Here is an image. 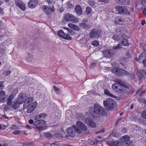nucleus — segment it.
Masks as SVG:
<instances>
[{
	"label": "nucleus",
	"instance_id": "nucleus-1",
	"mask_svg": "<svg viewBox=\"0 0 146 146\" xmlns=\"http://www.w3.org/2000/svg\"><path fill=\"white\" fill-rule=\"evenodd\" d=\"M89 111L92 115L95 118L106 116V112L104 108L97 104H94L93 107L89 108Z\"/></svg>",
	"mask_w": 146,
	"mask_h": 146
},
{
	"label": "nucleus",
	"instance_id": "nucleus-2",
	"mask_svg": "<svg viewBox=\"0 0 146 146\" xmlns=\"http://www.w3.org/2000/svg\"><path fill=\"white\" fill-rule=\"evenodd\" d=\"M103 104L106 109L110 111L113 109L115 102L112 99L108 98L106 100L104 101Z\"/></svg>",
	"mask_w": 146,
	"mask_h": 146
},
{
	"label": "nucleus",
	"instance_id": "nucleus-3",
	"mask_svg": "<svg viewBox=\"0 0 146 146\" xmlns=\"http://www.w3.org/2000/svg\"><path fill=\"white\" fill-rule=\"evenodd\" d=\"M46 121L43 120L40 121H35L33 125L35 126L36 128L39 131H43L46 129Z\"/></svg>",
	"mask_w": 146,
	"mask_h": 146
},
{
	"label": "nucleus",
	"instance_id": "nucleus-4",
	"mask_svg": "<svg viewBox=\"0 0 146 146\" xmlns=\"http://www.w3.org/2000/svg\"><path fill=\"white\" fill-rule=\"evenodd\" d=\"M64 18L66 21L73 23H77L79 22L78 19L71 14L68 13L66 14L64 16Z\"/></svg>",
	"mask_w": 146,
	"mask_h": 146
},
{
	"label": "nucleus",
	"instance_id": "nucleus-5",
	"mask_svg": "<svg viewBox=\"0 0 146 146\" xmlns=\"http://www.w3.org/2000/svg\"><path fill=\"white\" fill-rule=\"evenodd\" d=\"M115 9L119 13H123L130 15V13L128 9L125 7L121 6H116Z\"/></svg>",
	"mask_w": 146,
	"mask_h": 146
},
{
	"label": "nucleus",
	"instance_id": "nucleus-6",
	"mask_svg": "<svg viewBox=\"0 0 146 146\" xmlns=\"http://www.w3.org/2000/svg\"><path fill=\"white\" fill-rule=\"evenodd\" d=\"M90 37L91 38H94L96 37L99 38L101 36V34L98 30L93 29L89 34Z\"/></svg>",
	"mask_w": 146,
	"mask_h": 146
},
{
	"label": "nucleus",
	"instance_id": "nucleus-7",
	"mask_svg": "<svg viewBox=\"0 0 146 146\" xmlns=\"http://www.w3.org/2000/svg\"><path fill=\"white\" fill-rule=\"evenodd\" d=\"M75 125H73L72 127H69L67 129L66 131L70 136L74 137L75 135L76 130L74 127Z\"/></svg>",
	"mask_w": 146,
	"mask_h": 146
},
{
	"label": "nucleus",
	"instance_id": "nucleus-8",
	"mask_svg": "<svg viewBox=\"0 0 146 146\" xmlns=\"http://www.w3.org/2000/svg\"><path fill=\"white\" fill-rule=\"evenodd\" d=\"M114 52L113 50L107 49L103 52L104 56L107 58H110L114 54Z\"/></svg>",
	"mask_w": 146,
	"mask_h": 146
},
{
	"label": "nucleus",
	"instance_id": "nucleus-9",
	"mask_svg": "<svg viewBox=\"0 0 146 146\" xmlns=\"http://www.w3.org/2000/svg\"><path fill=\"white\" fill-rule=\"evenodd\" d=\"M76 125L83 132L86 131L88 130L87 126L80 121H77Z\"/></svg>",
	"mask_w": 146,
	"mask_h": 146
},
{
	"label": "nucleus",
	"instance_id": "nucleus-10",
	"mask_svg": "<svg viewBox=\"0 0 146 146\" xmlns=\"http://www.w3.org/2000/svg\"><path fill=\"white\" fill-rule=\"evenodd\" d=\"M43 10L46 14H50L51 12H53L54 11V7L49 8L48 6L44 5L42 6Z\"/></svg>",
	"mask_w": 146,
	"mask_h": 146
},
{
	"label": "nucleus",
	"instance_id": "nucleus-11",
	"mask_svg": "<svg viewBox=\"0 0 146 146\" xmlns=\"http://www.w3.org/2000/svg\"><path fill=\"white\" fill-rule=\"evenodd\" d=\"M85 123L90 127H95L96 126L95 123L90 118H87L85 119Z\"/></svg>",
	"mask_w": 146,
	"mask_h": 146
},
{
	"label": "nucleus",
	"instance_id": "nucleus-12",
	"mask_svg": "<svg viewBox=\"0 0 146 146\" xmlns=\"http://www.w3.org/2000/svg\"><path fill=\"white\" fill-rule=\"evenodd\" d=\"M38 3L37 0H30L28 3V6L30 8L33 9L36 6Z\"/></svg>",
	"mask_w": 146,
	"mask_h": 146
},
{
	"label": "nucleus",
	"instance_id": "nucleus-13",
	"mask_svg": "<svg viewBox=\"0 0 146 146\" xmlns=\"http://www.w3.org/2000/svg\"><path fill=\"white\" fill-rule=\"evenodd\" d=\"M16 5L21 8L22 10L24 11L26 9L25 5L20 0H15Z\"/></svg>",
	"mask_w": 146,
	"mask_h": 146
},
{
	"label": "nucleus",
	"instance_id": "nucleus-14",
	"mask_svg": "<svg viewBox=\"0 0 146 146\" xmlns=\"http://www.w3.org/2000/svg\"><path fill=\"white\" fill-rule=\"evenodd\" d=\"M6 99L5 96V92L3 90L0 91V102H5Z\"/></svg>",
	"mask_w": 146,
	"mask_h": 146
},
{
	"label": "nucleus",
	"instance_id": "nucleus-15",
	"mask_svg": "<svg viewBox=\"0 0 146 146\" xmlns=\"http://www.w3.org/2000/svg\"><path fill=\"white\" fill-rule=\"evenodd\" d=\"M123 69L119 68H114L112 69L111 71L113 74L117 76H122Z\"/></svg>",
	"mask_w": 146,
	"mask_h": 146
},
{
	"label": "nucleus",
	"instance_id": "nucleus-16",
	"mask_svg": "<svg viewBox=\"0 0 146 146\" xmlns=\"http://www.w3.org/2000/svg\"><path fill=\"white\" fill-rule=\"evenodd\" d=\"M24 93H21L19 95L18 97L16 100L20 104H22L24 101Z\"/></svg>",
	"mask_w": 146,
	"mask_h": 146
},
{
	"label": "nucleus",
	"instance_id": "nucleus-17",
	"mask_svg": "<svg viewBox=\"0 0 146 146\" xmlns=\"http://www.w3.org/2000/svg\"><path fill=\"white\" fill-rule=\"evenodd\" d=\"M47 116L46 113H41L36 116L34 118V120L36 121H40L41 119L44 118Z\"/></svg>",
	"mask_w": 146,
	"mask_h": 146
},
{
	"label": "nucleus",
	"instance_id": "nucleus-18",
	"mask_svg": "<svg viewBox=\"0 0 146 146\" xmlns=\"http://www.w3.org/2000/svg\"><path fill=\"white\" fill-rule=\"evenodd\" d=\"M115 22L117 23L120 25H123L125 23L124 18L120 17H116L115 19Z\"/></svg>",
	"mask_w": 146,
	"mask_h": 146
},
{
	"label": "nucleus",
	"instance_id": "nucleus-19",
	"mask_svg": "<svg viewBox=\"0 0 146 146\" xmlns=\"http://www.w3.org/2000/svg\"><path fill=\"white\" fill-rule=\"evenodd\" d=\"M33 100V98H27L23 104L24 108H26L28 106H29L30 104H31V103Z\"/></svg>",
	"mask_w": 146,
	"mask_h": 146
},
{
	"label": "nucleus",
	"instance_id": "nucleus-20",
	"mask_svg": "<svg viewBox=\"0 0 146 146\" xmlns=\"http://www.w3.org/2000/svg\"><path fill=\"white\" fill-rule=\"evenodd\" d=\"M19 104H20L16 100H14L11 105V106L12 108L16 109L20 107Z\"/></svg>",
	"mask_w": 146,
	"mask_h": 146
},
{
	"label": "nucleus",
	"instance_id": "nucleus-21",
	"mask_svg": "<svg viewBox=\"0 0 146 146\" xmlns=\"http://www.w3.org/2000/svg\"><path fill=\"white\" fill-rule=\"evenodd\" d=\"M75 10L78 15H80L82 13V8L79 5H77L75 7Z\"/></svg>",
	"mask_w": 146,
	"mask_h": 146
},
{
	"label": "nucleus",
	"instance_id": "nucleus-22",
	"mask_svg": "<svg viewBox=\"0 0 146 146\" xmlns=\"http://www.w3.org/2000/svg\"><path fill=\"white\" fill-rule=\"evenodd\" d=\"M117 2L120 4H124L126 5H128L129 3V0H115Z\"/></svg>",
	"mask_w": 146,
	"mask_h": 146
},
{
	"label": "nucleus",
	"instance_id": "nucleus-23",
	"mask_svg": "<svg viewBox=\"0 0 146 146\" xmlns=\"http://www.w3.org/2000/svg\"><path fill=\"white\" fill-rule=\"evenodd\" d=\"M14 97L10 95H9L7 100V104L8 106H10L12 103V100L14 98Z\"/></svg>",
	"mask_w": 146,
	"mask_h": 146
},
{
	"label": "nucleus",
	"instance_id": "nucleus-24",
	"mask_svg": "<svg viewBox=\"0 0 146 146\" xmlns=\"http://www.w3.org/2000/svg\"><path fill=\"white\" fill-rule=\"evenodd\" d=\"M33 55L31 53H29L26 56V60L29 62H31L33 59Z\"/></svg>",
	"mask_w": 146,
	"mask_h": 146
},
{
	"label": "nucleus",
	"instance_id": "nucleus-25",
	"mask_svg": "<svg viewBox=\"0 0 146 146\" xmlns=\"http://www.w3.org/2000/svg\"><path fill=\"white\" fill-rule=\"evenodd\" d=\"M68 26L72 29L76 31H78L79 30V28L78 26L72 23H68Z\"/></svg>",
	"mask_w": 146,
	"mask_h": 146
},
{
	"label": "nucleus",
	"instance_id": "nucleus-26",
	"mask_svg": "<svg viewBox=\"0 0 146 146\" xmlns=\"http://www.w3.org/2000/svg\"><path fill=\"white\" fill-rule=\"evenodd\" d=\"M106 143L110 146H117V143L114 141H107Z\"/></svg>",
	"mask_w": 146,
	"mask_h": 146
},
{
	"label": "nucleus",
	"instance_id": "nucleus-27",
	"mask_svg": "<svg viewBox=\"0 0 146 146\" xmlns=\"http://www.w3.org/2000/svg\"><path fill=\"white\" fill-rule=\"evenodd\" d=\"M58 35L60 37L64 38V37L65 36V33L62 31L59 30L57 32Z\"/></svg>",
	"mask_w": 146,
	"mask_h": 146
},
{
	"label": "nucleus",
	"instance_id": "nucleus-28",
	"mask_svg": "<svg viewBox=\"0 0 146 146\" xmlns=\"http://www.w3.org/2000/svg\"><path fill=\"white\" fill-rule=\"evenodd\" d=\"M121 143L122 146H128L131 143V141H123Z\"/></svg>",
	"mask_w": 146,
	"mask_h": 146
},
{
	"label": "nucleus",
	"instance_id": "nucleus-29",
	"mask_svg": "<svg viewBox=\"0 0 146 146\" xmlns=\"http://www.w3.org/2000/svg\"><path fill=\"white\" fill-rule=\"evenodd\" d=\"M104 93L105 94L111 97H114V96L111 94L109 91L107 89L104 90Z\"/></svg>",
	"mask_w": 146,
	"mask_h": 146
},
{
	"label": "nucleus",
	"instance_id": "nucleus-30",
	"mask_svg": "<svg viewBox=\"0 0 146 146\" xmlns=\"http://www.w3.org/2000/svg\"><path fill=\"white\" fill-rule=\"evenodd\" d=\"M129 139L130 137L127 135L123 136L121 138L122 142H123V141H130Z\"/></svg>",
	"mask_w": 146,
	"mask_h": 146
},
{
	"label": "nucleus",
	"instance_id": "nucleus-31",
	"mask_svg": "<svg viewBox=\"0 0 146 146\" xmlns=\"http://www.w3.org/2000/svg\"><path fill=\"white\" fill-rule=\"evenodd\" d=\"M121 44H123V45L125 46H128L129 45L128 41L126 39L123 38L121 42Z\"/></svg>",
	"mask_w": 146,
	"mask_h": 146
},
{
	"label": "nucleus",
	"instance_id": "nucleus-32",
	"mask_svg": "<svg viewBox=\"0 0 146 146\" xmlns=\"http://www.w3.org/2000/svg\"><path fill=\"white\" fill-rule=\"evenodd\" d=\"M18 92V90L17 89H15L13 90L12 92V93L10 94L12 96L15 98L16 94Z\"/></svg>",
	"mask_w": 146,
	"mask_h": 146
},
{
	"label": "nucleus",
	"instance_id": "nucleus-33",
	"mask_svg": "<svg viewBox=\"0 0 146 146\" xmlns=\"http://www.w3.org/2000/svg\"><path fill=\"white\" fill-rule=\"evenodd\" d=\"M27 112L28 113H30L31 112L35 109L33 108L30 105L29 106L27 107Z\"/></svg>",
	"mask_w": 146,
	"mask_h": 146
},
{
	"label": "nucleus",
	"instance_id": "nucleus-34",
	"mask_svg": "<svg viewBox=\"0 0 146 146\" xmlns=\"http://www.w3.org/2000/svg\"><path fill=\"white\" fill-rule=\"evenodd\" d=\"M53 88L54 91L56 93L59 94H60V90L59 88L56 87L54 86H53Z\"/></svg>",
	"mask_w": 146,
	"mask_h": 146
},
{
	"label": "nucleus",
	"instance_id": "nucleus-35",
	"mask_svg": "<svg viewBox=\"0 0 146 146\" xmlns=\"http://www.w3.org/2000/svg\"><path fill=\"white\" fill-rule=\"evenodd\" d=\"M88 3L91 6L94 7H96V5L97 4L96 3L92 1H89Z\"/></svg>",
	"mask_w": 146,
	"mask_h": 146
},
{
	"label": "nucleus",
	"instance_id": "nucleus-36",
	"mask_svg": "<svg viewBox=\"0 0 146 146\" xmlns=\"http://www.w3.org/2000/svg\"><path fill=\"white\" fill-rule=\"evenodd\" d=\"M129 73L126 70L123 69L122 71V76H129Z\"/></svg>",
	"mask_w": 146,
	"mask_h": 146
},
{
	"label": "nucleus",
	"instance_id": "nucleus-37",
	"mask_svg": "<svg viewBox=\"0 0 146 146\" xmlns=\"http://www.w3.org/2000/svg\"><path fill=\"white\" fill-rule=\"evenodd\" d=\"M75 129L76 130V132L78 134H82V131L80 129H79L77 126H74Z\"/></svg>",
	"mask_w": 146,
	"mask_h": 146
},
{
	"label": "nucleus",
	"instance_id": "nucleus-38",
	"mask_svg": "<svg viewBox=\"0 0 146 146\" xmlns=\"http://www.w3.org/2000/svg\"><path fill=\"white\" fill-rule=\"evenodd\" d=\"M11 73L10 70H6L3 73L4 76H9Z\"/></svg>",
	"mask_w": 146,
	"mask_h": 146
},
{
	"label": "nucleus",
	"instance_id": "nucleus-39",
	"mask_svg": "<svg viewBox=\"0 0 146 146\" xmlns=\"http://www.w3.org/2000/svg\"><path fill=\"white\" fill-rule=\"evenodd\" d=\"M67 7L68 8H73L74 5L71 3L70 2H67Z\"/></svg>",
	"mask_w": 146,
	"mask_h": 146
},
{
	"label": "nucleus",
	"instance_id": "nucleus-40",
	"mask_svg": "<svg viewBox=\"0 0 146 146\" xmlns=\"http://www.w3.org/2000/svg\"><path fill=\"white\" fill-rule=\"evenodd\" d=\"M30 105L31 106V107H32L33 108L35 109L37 106V104L36 102H34Z\"/></svg>",
	"mask_w": 146,
	"mask_h": 146
},
{
	"label": "nucleus",
	"instance_id": "nucleus-41",
	"mask_svg": "<svg viewBox=\"0 0 146 146\" xmlns=\"http://www.w3.org/2000/svg\"><path fill=\"white\" fill-rule=\"evenodd\" d=\"M122 45L121 44H118L117 46H114L113 47V48L114 49H120L122 47Z\"/></svg>",
	"mask_w": 146,
	"mask_h": 146
},
{
	"label": "nucleus",
	"instance_id": "nucleus-42",
	"mask_svg": "<svg viewBox=\"0 0 146 146\" xmlns=\"http://www.w3.org/2000/svg\"><path fill=\"white\" fill-rule=\"evenodd\" d=\"M86 11L88 15H89L92 12V10L91 8L89 7H87L86 8Z\"/></svg>",
	"mask_w": 146,
	"mask_h": 146
},
{
	"label": "nucleus",
	"instance_id": "nucleus-43",
	"mask_svg": "<svg viewBox=\"0 0 146 146\" xmlns=\"http://www.w3.org/2000/svg\"><path fill=\"white\" fill-rule=\"evenodd\" d=\"M112 38L115 41H117L119 40L120 38L118 36L116 35H114L113 36Z\"/></svg>",
	"mask_w": 146,
	"mask_h": 146
},
{
	"label": "nucleus",
	"instance_id": "nucleus-44",
	"mask_svg": "<svg viewBox=\"0 0 146 146\" xmlns=\"http://www.w3.org/2000/svg\"><path fill=\"white\" fill-rule=\"evenodd\" d=\"M92 44L95 46H98L99 45V42L97 40H94L92 42Z\"/></svg>",
	"mask_w": 146,
	"mask_h": 146
},
{
	"label": "nucleus",
	"instance_id": "nucleus-45",
	"mask_svg": "<svg viewBox=\"0 0 146 146\" xmlns=\"http://www.w3.org/2000/svg\"><path fill=\"white\" fill-rule=\"evenodd\" d=\"M44 135L45 137L49 139L51 138L52 137V135L48 133L44 134Z\"/></svg>",
	"mask_w": 146,
	"mask_h": 146
},
{
	"label": "nucleus",
	"instance_id": "nucleus-46",
	"mask_svg": "<svg viewBox=\"0 0 146 146\" xmlns=\"http://www.w3.org/2000/svg\"><path fill=\"white\" fill-rule=\"evenodd\" d=\"M64 39L68 40H72V37L70 36L68 34H67L66 35V36L64 37Z\"/></svg>",
	"mask_w": 146,
	"mask_h": 146
},
{
	"label": "nucleus",
	"instance_id": "nucleus-47",
	"mask_svg": "<svg viewBox=\"0 0 146 146\" xmlns=\"http://www.w3.org/2000/svg\"><path fill=\"white\" fill-rule=\"evenodd\" d=\"M141 116L142 117L146 119V110H144L143 111Z\"/></svg>",
	"mask_w": 146,
	"mask_h": 146
},
{
	"label": "nucleus",
	"instance_id": "nucleus-48",
	"mask_svg": "<svg viewBox=\"0 0 146 146\" xmlns=\"http://www.w3.org/2000/svg\"><path fill=\"white\" fill-rule=\"evenodd\" d=\"M115 81L118 84L121 85H123V82L121 80H119L115 79Z\"/></svg>",
	"mask_w": 146,
	"mask_h": 146
},
{
	"label": "nucleus",
	"instance_id": "nucleus-49",
	"mask_svg": "<svg viewBox=\"0 0 146 146\" xmlns=\"http://www.w3.org/2000/svg\"><path fill=\"white\" fill-rule=\"evenodd\" d=\"M118 85V84H117V83H114L113 84L112 86V88L113 89H117L118 88V87H119V86H117Z\"/></svg>",
	"mask_w": 146,
	"mask_h": 146
},
{
	"label": "nucleus",
	"instance_id": "nucleus-50",
	"mask_svg": "<svg viewBox=\"0 0 146 146\" xmlns=\"http://www.w3.org/2000/svg\"><path fill=\"white\" fill-rule=\"evenodd\" d=\"M143 56V53H141L138 59V60L139 62H141V60L143 58H144Z\"/></svg>",
	"mask_w": 146,
	"mask_h": 146
},
{
	"label": "nucleus",
	"instance_id": "nucleus-51",
	"mask_svg": "<svg viewBox=\"0 0 146 146\" xmlns=\"http://www.w3.org/2000/svg\"><path fill=\"white\" fill-rule=\"evenodd\" d=\"M125 90V88L123 86H121L120 88H119L118 89H117V91L118 92H121V91H122L124 90Z\"/></svg>",
	"mask_w": 146,
	"mask_h": 146
},
{
	"label": "nucleus",
	"instance_id": "nucleus-52",
	"mask_svg": "<svg viewBox=\"0 0 146 146\" xmlns=\"http://www.w3.org/2000/svg\"><path fill=\"white\" fill-rule=\"evenodd\" d=\"M20 132V131L19 130H16L12 132V133L15 135L19 134Z\"/></svg>",
	"mask_w": 146,
	"mask_h": 146
},
{
	"label": "nucleus",
	"instance_id": "nucleus-53",
	"mask_svg": "<svg viewBox=\"0 0 146 146\" xmlns=\"http://www.w3.org/2000/svg\"><path fill=\"white\" fill-rule=\"evenodd\" d=\"M32 145V143H25L23 144V146H30Z\"/></svg>",
	"mask_w": 146,
	"mask_h": 146
},
{
	"label": "nucleus",
	"instance_id": "nucleus-54",
	"mask_svg": "<svg viewBox=\"0 0 146 146\" xmlns=\"http://www.w3.org/2000/svg\"><path fill=\"white\" fill-rule=\"evenodd\" d=\"M96 66V64L94 63H92L90 64V68L91 69L94 68Z\"/></svg>",
	"mask_w": 146,
	"mask_h": 146
},
{
	"label": "nucleus",
	"instance_id": "nucleus-55",
	"mask_svg": "<svg viewBox=\"0 0 146 146\" xmlns=\"http://www.w3.org/2000/svg\"><path fill=\"white\" fill-rule=\"evenodd\" d=\"M140 73L142 75L144 76H145V75L146 74L145 72L143 70H142L140 71Z\"/></svg>",
	"mask_w": 146,
	"mask_h": 146
},
{
	"label": "nucleus",
	"instance_id": "nucleus-56",
	"mask_svg": "<svg viewBox=\"0 0 146 146\" xmlns=\"http://www.w3.org/2000/svg\"><path fill=\"white\" fill-rule=\"evenodd\" d=\"M134 129L136 130H141V128L138 125H136L134 128Z\"/></svg>",
	"mask_w": 146,
	"mask_h": 146
},
{
	"label": "nucleus",
	"instance_id": "nucleus-57",
	"mask_svg": "<svg viewBox=\"0 0 146 146\" xmlns=\"http://www.w3.org/2000/svg\"><path fill=\"white\" fill-rule=\"evenodd\" d=\"M17 129V126L15 125H13L11 127V129L12 130H15Z\"/></svg>",
	"mask_w": 146,
	"mask_h": 146
},
{
	"label": "nucleus",
	"instance_id": "nucleus-58",
	"mask_svg": "<svg viewBox=\"0 0 146 146\" xmlns=\"http://www.w3.org/2000/svg\"><path fill=\"white\" fill-rule=\"evenodd\" d=\"M55 136L59 138L62 137V135L61 134L56 133L55 135Z\"/></svg>",
	"mask_w": 146,
	"mask_h": 146
},
{
	"label": "nucleus",
	"instance_id": "nucleus-59",
	"mask_svg": "<svg viewBox=\"0 0 146 146\" xmlns=\"http://www.w3.org/2000/svg\"><path fill=\"white\" fill-rule=\"evenodd\" d=\"M4 87V86L3 84V82H0V89H2Z\"/></svg>",
	"mask_w": 146,
	"mask_h": 146
},
{
	"label": "nucleus",
	"instance_id": "nucleus-60",
	"mask_svg": "<svg viewBox=\"0 0 146 146\" xmlns=\"http://www.w3.org/2000/svg\"><path fill=\"white\" fill-rule=\"evenodd\" d=\"M143 62L145 66H146V60L145 59H143Z\"/></svg>",
	"mask_w": 146,
	"mask_h": 146
},
{
	"label": "nucleus",
	"instance_id": "nucleus-61",
	"mask_svg": "<svg viewBox=\"0 0 146 146\" xmlns=\"http://www.w3.org/2000/svg\"><path fill=\"white\" fill-rule=\"evenodd\" d=\"M64 9L63 7H61L59 10V11L61 13L64 11Z\"/></svg>",
	"mask_w": 146,
	"mask_h": 146
},
{
	"label": "nucleus",
	"instance_id": "nucleus-62",
	"mask_svg": "<svg viewBox=\"0 0 146 146\" xmlns=\"http://www.w3.org/2000/svg\"><path fill=\"white\" fill-rule=\"evenodd\" d=\"M98 141L96 139H95L94 140V141H93V143H92V144H93V145H96L97 144V143Z\"/></svg>",
	"mask_w": 146,
	"mask_h": 146
},
{
	"label": "nucleus",
	"instance_id": "nucleus-63",
	"mask_svg": "<svg viewBox=\"0 0 146 146\" xmlns=\"http://www.w3.org/2000/svg\"><path fill=\"white\" fill-rule=\"evenodd\" d=\"M29 123L31 124H33V123H34V122L33 121V120H32V119H30L29 121Z\"/></svg>",
	"mask_w": 146,
	"mask_h": 146
},
{
	"label": "nucleus",
	"instance_id": "nucleus-64",
	"mask_svg": "<svg viewBox=\"0 0 146 146\" xmlns=\"http://www.w3.org/2000/svg\"><path fill=\"white\" fill-rule=\"evenodd\" d=\"M102 1L105 3H108L109 2L108 0H101Z\"/></svg>",
	"mask_w": 146,
	"mask_h": 146
}]
</instances>
